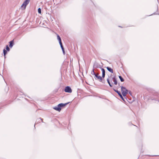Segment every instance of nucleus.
Wrapping results in <instances>:
<instances>
[{
  "label": "nucleus",
  "instance_id": "9b49d317",
  "mask_svg": "<svg viewBox=\"0 0 159 159\" xmlns=\"http://www.w3.org/2000/svg\"><path fill=\"white\" fill-rule=\"evenodd\" d=\"M10 45L9 47L10 48H12L13 45V41H11L10 42Z\"/></svg>",
  "mask_w": 159,
  "mask_h": 159
},
{
  "label": "nucleus",
  "instance_id": "9d476101",
  "mask_svg": "<svg viewBox=\"0 0 159 159\" xmlns=\"http://www.w3.org/2000/svg\"><path fill=\"white\" fill-rule=\"evenodd\" d=\"M57 39L59 41V43H61V39L60 36L58 35L57 34Z\"/></svg>",
  "mask_w": 159,
  "mask_h": 159
},
{
  "label": "nucleus",
  "instance_id": "aec40b11",
  "mask_svg": "<svg viewBox=\"0 0 159 159\" xmlns=\"http://www.w3.org/2000/svg\"><path fill=\"white\" fill-rule=\"evenodd\" d=\"M62 50H64V48L63 47H62V48H61Z\"/></svg>",
  "mask_w": 159,
  "mask_h": 159
},
{
  "label": "nucleus",
  "instance_id": "f8f14e48",
  "mask_svg": "<svg viewBox=\"0 0 159 159\" xmlns=\"http://www.w3.org/2000/svg\"><path fill=\"white\" fill-rule=\"evenodd\" d=\"M113 82H114L115 84L116 85L117 84V81L115 78H114L113 79Z\"/></svg>",
  "mask_w": 159,
  "mask_h": 159
},
{
  "label": "nucleus",
  "instance_id": "1a4fd4ad",
  "mask_svg": "<svg viewBox=\"0 0 159 159\" xmlns=\"http://www.w3.org/2000/svg\"><path fill=\"white\" fill-rule=\"evenodd\" d=\"M107 69L109 72L111 73H113V70L112 69L109 67H107Z\"/></svg>",
  "mask_w": 159,
  "mask_h": 159
},
{
  "label": "nucleus",
  "instance_id": "a211bd4d",
  "mask_svg": "<svg viewBox=\"0 0 159 159\" xmlns=\"http://www.w3.org/2000/svg\"><path fill=\"white\" fill-rule=\"evenodd\" d=\"M59 44H60V45L61 46V48H62V47H63L62 42H61V43H59Z\"/></svg>",
  "mask_w": 159,
  "mask_h": 159
},
{
  "label": "nucleus",
  "instance_id": "f3484780",
  "mask_svg": "<svg viewBox=\"0 0 159 159\" xmlns=\"http://www.w3.org/2000/svg\"><path fill=\"white\" fill-rule=\"evenodd\" d=\"M91 74H93V75H94V74H96L95 73L94 71V70L93 69V70H92V72H91Z\"/></svg>",
  "mask_w": 159,
  "mask_h": 159
},
{
  "label": "nucleus",
  "instance_id": "f257e3e1",
  "mask_svg": "<svg viewBox=\"0 0 159 159\" xmlns=\"http://www.w3.org/2000/svg\"><path fill=\"white\" fill-rule=\"evenodd\" d=\"M69 103H66L65 104H63L62 103H61L59 104L57 107H54L53 109L58 111H60L61 110V107H63L67 104Z\"/></svg>",
  "mask_w": 159,
  "mask_h": 159
},
{
  "label": "nucleus",
  "instance_id": "7ed1b4c3",
  "mask_svg": "<svg viewBox=\"0 0 159 159\" xmlns=\"http://www.w3.org/2000/svg\"><path fill=\"white\" fill-rule=\"evenodd\" d=\"M30 0H25L23 3V4L21 6V7H24L25 9L26 6L29 3Z\"/></svg>",
  "mask_w": 159,
  "mask_h": 159
},
{
  "label": "nucleus",
  "instance_id": "39448f33",
  "mask_svg": "<svg viewBox=\"0 0 159 159\" xmlns=\"http://www.w3.org/2000/svg\"><path fill=\"white\" fill-rule=\"evenodd\" d=\"M64 91L66 92L71 93L72 92V89L69 86H67L65 89Z\"/></svg>",
  "mask_w": 159,
  "mask_h": 159
},
{
  "label": "nucleus",
  "instance_id": "20e7f679",
  "mask_svg": "<svg viewBox=\"0 0 159 159\" xmlns=\"http://www.w3.org/2000/svg\"><path fill=\"white\" fill-rule=\"evenodd\" d=\"M114 78H115V77H109L107 79V82L109 84L110 86L111 87H112V84L110 82V81L112 82V80H113V79Z\"/></svg>",
  "mask_w": 159,
  "mask_h": 159
},
{
  "label": "nucleus",
  "instance_id": "dca6fc26",
  "mask_svg": "<svg viewBox=\"0 0 159 159\" xmlns=\"http://www.w3.org/2000/svg\"><path fill=\"white\" fill-rule=\"evenodd\" d=\"M38 13H39V14H41V9H40V8H38Z\"/></svg>",
  "mask_w": 159,
  "mask_h": 159
},
{
  "label": "nucleus",
  "instance_id": "423d86ee",
  "mask_svg": "<svg viewBox=\"0 0 159 159\" xmlns=\"http://www.w3.org/2000/svg\"><path fill=\"white\" fill-rule=\"evenodd\" d=\"M114 90L116 92V93H118V95L120 96V97L121 98L122 100H124V98H123V96H122V95L121 94V93L118 90H115V89H114Z\"/></svg>",
  "mask_w": 159,
  "mask_h": 159
},
{
  "label": "nucleus",
  "instance_id": "2eb2a0df",
  "mask_svg": "<svg viewBox=\"0 0 159 159\" xmlns=\"http://www.w3.org/2000/svg\"><path fill=\"white\" fill-rule=\"evenodd\" d=\"M6 50L8 51H9L10 50V48L7 45L6 46Z\"/></svg>",
  "mask_w": 159,
  "mask_h": 159
},
{
  "label": "nucleus",
  "instance_id": "f03ea898",
  "mask_svg": "<svg viewBox=\"0 0 159 159\" xmlns=\"http://www.w3.org/2000/svg\"><path fill=\"white\" fill-rule=\"evenodd\" d=\"M121 91L123 96H125L128 92V91L123 86L121 87Z\"/></svg>",
  "mask_w": 159,
  "mask_h": 159
},
{
  "label": "nucleus",
  "instance_id": "ddd939ff",
  "mask_svg": "<svg viewBox=\"0 0 159 159\" xmlns=\"http://www.w3.org/2000/svg\"><path fill=\"white\" fill-rule=\"evenodd\" d=\"M3 52L4 56V57H5L7 53V51L5 49H4L3 50Z\"/></svg>",
  "mask_w": 159,
  "mask_h": 159
},
{
  "label": "nucleus",
  "instance_id": "6e6552de",
  "mask_svg": "<svg viewBox=\"0 0 159 159\" xmlns=\"http://www.w3.org/2000/svg\"><path fill=\"white\" fill-rule=\"evenodd\" d=\"M102 72V77L104 78L105 75V70L102 68H101Z\"/></svg>",
  "mask_w": 159,
  "mask_h": 159
},
{
  "label": "nucleus",
  "instance_id": "0eeeda50",
  "mask_svg": "<svg viewBox=\"0 0 159 159\" xmlns=\"http://www.w3.org/2000/svg\"><path fill=\"white\" fill-rule=\"evenodd\" d=\"M98 74H94L95 76L98 79L100 80V81L102 82V77L100 76H98Z\"/></svg>",
  "mask_w": 159,
  "mask_h": 159
},
{
  "label": "nucleus",
  "instance_id": "6ab92c4d",
  "mask_svg": "<svg viewBox=\"0 0 159 159\" xmlns=\"http://www.w3.org/2000/svg\"><path fill=\"white\" fill-rule=\"evenodd\" d=\"M128 92H129V94H131V91H129Z\"/></svg>",
  "mask_w": 159,
  "mask_h": 159
},
{
  "label": "nucleus",
  "instance_id": "4468645a",
  "mask_svg": "<svg viewBox=\"0 0 159 159\" xmlns=\"http://www.w3.org/2000/svg\"><path fill=\"white\" fill-rule=\"evenodd\" d=\"M119 77L120 78L121 82H122L124 81V79L121 76H119Z\"/></svg>",
  "mask_w": 159,
  "mask_h": 159
},
{
  "label": "nucleus",
  "instance_id": "412c9836",
  "mask_svg": "<svg viewBox=\"0 0 159 159\" xmlns=\"http://www.w3.org/2000/svg\"><path fill=\"white\" fill-rule=\"evenodd\" d=\"M62 52H63V53L65 54V51H64V50H62Z\"/></svg>",
  "mask_w": 159,
  "mask_h": 159
}]
</instances>
